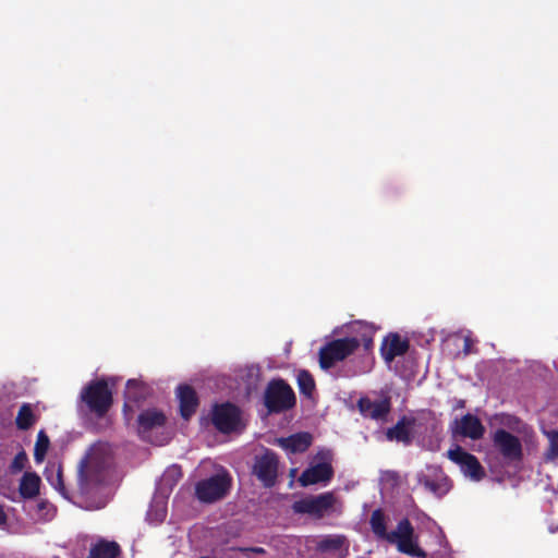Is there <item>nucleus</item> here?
<instances>
[{"label":"nucleus","instance_id":"nucleus-1","mask_svg":"<svg viewBox=\"0 0 558 558\" xmlns=\"http://www.w3.org/2000/svg\"><path fill=\"white\" fill-rule=\"evenodd\" d=\"M371 530L377 539L397 545L400 553L416 558H427V554L414 543V529L408 518L398 522L396 530L387 531V517L383 509H375L369 518Z\"/></svg>","mask_w":558,"mask_h":558},{"label":"nucleus","instance_id":"nucleus-2","mask_svg":"<svg viewBox=\"0 0 558 558\" xmlns=\"http://www.w3.org/2000/svg\"><path fill=\"white\" fill-rule=\"evenodd\" d=\"M80 398L89 412L99 418L104 417L113 404L112 391L105 377L89 381L82 389Z\"/></svg>","mask_w":558,"mask_h":558},{"label":"nucleus","instance_id":"nucleus-3","mask_svg":"<svg viewBox=\"0 0 558 558\" xmlns=\"http://www.w3.org/2000/svg\"><path fill=\"white\" fill-rule=\"evenodd\" d=\"M296 397L291 386L282 378L271 379L264 392V405L268 413H282L292 409Z\"/></svg>","mask_w":558,"mask_h":558},{"label":"nucleus","instance_id":"nucleus-4","mask_svg":"<svg viewBox=\"0 0 558 558\" xmlns=\"http://www.w3.org/2000/svg\"><path fill=\"white\" fill-rule=\"evenodd\" d=\"M359 347L360 341L356 337H345L329 341L319 349L320 367L323 369L333 367L337 362H341L353 354Z\"/></svg>","mask_w":558,"mask_h":558},{"label":"nucleus","instance_id":"nucleus-5","mask_svg":"<svg viewBox=\"0 0 558 558\" xmlns=\"http://www.w3.org/2000/svg\"><path fill=\"white\" fill-rule=\"evenodd\" d=\"M232 485V478L227 471L202 480L195 485L196 498L206 504H211L227 496Z\"/></svg>","mask_w":558,"mask_h":558},{"label":"nucleus","instance_id":"nucleus-6","mask_svg":"<svg viewBox=\"0 0 558 558\" xmlns=\"http://www.w3.org/2000/svg\"><path fill=\"white\" fill-rule=\"evenodd\" d=\"M335 502V495L331 492H326L294 501L292 510L298 514H308L320 519L332 509Z\"/></svg>","mask_w":558,"mask_h":558},{"label":"nucleus","instance_id":"nucleus-7","mask_svg":"<svg viewBox=\"0 0 558 558\" xmlns=\"http://www.w3.org/2000/svg\"><path fill=\"white\" fill-rule=\"evenodd\" d=\"M211 422L220 433L230 434L240 425L241 411L239 407L230 402L216 404L213 409Z\"/></svg>","mask_w":558,"mask_h":558},{"label":"nucleus","instance_id":"nucleus-8","mask_svg":"<svg viewBox=\"0 0 558 558\" xmlns=\"http://www.w3.org/2000/svg\"><path fill=\"white\" fill-rule=\"evenodd\" d=\"M448 458L461 469V472L472 481L478 482L485 477V470L478 459L465 451L462 447L457 446L447 453Z\"/></svg>","mask_w":558,"mask_h":558},{"label":"nucleus","instance_id":"nucleus-9","mask_svg":"<svg viewBox=\"0 0 558 558\" xmlns=\"http://www.w3.org/2000/svg\"><path fill=\"white\" fill-rule=\"evenodd\" d=\"M278 465L277 454L267 449L262 456L255 457L253 474L265 487L270 488L276 484Z\"/></svg>","mask_w":558,"mask_h":558},{"label":"nucleus","instance_id":"nucleus-10","mask_svg":"<svg viewBox=\"0 0 558 558\" xmlns=\"http://www.w3.org/2000/svg\"><path fill=\"white\" fill-rule=\"evenodd\" d=\"M492 440L494 447L507 461L513 462L522 459V444L515 435L504 428H498L495 430Z\"/></svg>","mask_w":558,"mask_h":558},{"label":"nucleus","instance_id":"nucleus-11","mask_svg":"<svg viewBox=\"0 0 558 558\" xmlns=\"http://www.w3.org/2000/svg\"><path fill=\"white\" fill-rule=\"evenodd\" d=\"M416 423V417L412 415H402L393 426L386 429V439L402 444L405 447L412 445Z\"/></svg>","mask_w":558,"mask_h":558},{"label":"nucleus","instance_id":"nucleus-12","mask_svg":"<svg viewBox=\"0 0 558 558\" xmlns=\"http://www.w3.org/2000/svg\"><path fill=\"white\" fill-rule=\"evenodd\" d=\"M149 389L141 380L129 379L124 390L123 413L128 418L129 413L134 411V407L138 408L148 397Z\"/></svg>","mask_w":558,"mask_h":558},{"label":"nucleus","instance_id":"nucleus-13","mask_svg":"<svg viewBox=\"0 0 558 558\" xmlns=\"http://www.w3.org/2000/svg\"><path fill=\"white\" fill-rule=\"evenodd\" d=\"M335 471L330 461H322L305 469L299 477L302 487L318 483H328L333 477Z\"/></svg>","mask_w":558,"mask_h":558},{"label":"nucleus","instance_id":"nucleus-14","mask_svg":"<svg viewBox=\"0 0 558 558\" xmlns=\"http://www.w3.org/2000/svg\"><path fill=\"white\" fill-rule=\"evenodd\" d=\"M357 409L364 417L372 420H383L391 411L390 398L373 401L368 397H361L357 400Z\"/></svg>","mask_w":558,"mask_h":558},{"label":"nucleus","instance_id":"nucleus-15","mask_svg":"<svg viewBox=\"0 0 558 558\" xmlns=\"http://www.w3.org/2000/svg\"><path fill=\"white\" fill-rule=\"evenodd\" d=\"M410 348L408 339H402L397 332L385 337L380 345V354L386 363L390 364L396 357L404 355Z\"/></svg>","mask_w":558,"mask_h":558},{"label":"nucleus","instance_id":"nucleus-16","mask_svg":"<svg viewBox=\"0 0 558 558\" xmlns=\"http://www.w3.org/2000/svg\"><path fill=\"white\" fill-rule=\"evenodd\" d=\"M137 433L145 439L147 434L155 428L166 425L167 417L165 413L157 409H146L137 416Z\"/></svg>","mask_w":558,"mask_h":558},{"label":"nucleus","instance_id":"nucleus-17","mask_svg":"<svg viewBox=\"0 0 558 558\" xmlns=\"http://www.w3.org/2000/svg\"><path fill=\"white\" fill-rule=\"evenodd\" d=\"M454 425V434L471 438L473 440L481 439L485 433V427L483 426L481 420L470 413L463 415L460 421L456 420Z\"/></svg>","mask_w":558,"mask_h":558},{"label":"nucleus","instance_id":"nucleus-18","mask_svg":"<svg viewBox=\"0 0 558 558\" xmlns=\"http://www.w3.org/2000/svg\"><path fill=\"white\" fill-rule=\"evenodd\" d=\"M177 397L179 399L180 415L184 420H190L195 414L199 404L196 391L190 385H179Z\"/></svg>","mask_w":558,"mask_h":558},{"label":"nucleus","instance_id":"nucleus-19","mask_svg":"<svg viewBox=\"0 0 558 558\" xmlns=\"http://www.w3.org/2000/svg\"><path fill=\"white\" fill-rule=\"evenodd\" d=\"M350 329L355 333L354 337L359 339L360 345H363L366 352L372 351L374 347V336L377 330L375 325L363 320H356L351 324Z\"/></svg>","mask_w":558,"mask_h":558},{"label":"nucleus","instance_id":"nucleus-20","mask_svg":"<svg viewBox=\"0 0 558 558\" xmlns=\"http://www.w3.org/2000/svg\"><path fill=\"white\" fill-rule=\"evenodd\" d=\"M279 445L292 453L305 452L313 442V436L307 432L296 433L278 439Z\"/></svg>","mask_w":558,"mask_h":558},{"label":"nucleus","instance_id":"nucleus-21","mask_svg":"<svg viewBox=\"0 0 558 558\" xmlns=\"http://www.w3.org/2000/svg\"><path fill=\"white\" fill-rule=\"evenodd\" d=\"M121 554V547L117 542L100 539L94 544L87 558H117Z\"/></svg>","mask_w":558,"mask_h":558},{"label":"nucleus","instance_id":"nucleus-22","mask_svg":"<svg viewBox=\"0 0 558 558\" xmlns=\"http://www.w3.org/2000/svg\"><path fill=\"white\" fill-rule=\"evenodd\" d=\"M40 477L35 472H25L20 481L19 493L24 499H33L39 494Z\"/></svg>","mask_w":558,"mask_h":558},{"label":"nucleus","instance_id":"nucleus-23","mask_svg":"<svg viewBox=\"0 0 558 558\" xmlns=\"http://www.w3.org/2000/svg\"><path fill=\"white\" fill-rule=\"evenodd\" d=\"M37 418L33 410V404L23 403L15 417V425L20 430H27L37 422Z\"/></svg>","mask_w":558,"mask_h":558},{"label":"nucleus","instance_id":"nucleus-24","mask_svg":"<svg viewBox=\"0 0 558 558\" xmlns=\"http://www.w3.org/2000/svg\"><path fill=\"white\" fill-rule=\"evenodd\" d=\"M50 446V439L44 429H40L37 434V439L34 448V460L36 463H41L47 454Z\"/></svg>","mask_w":558,"mask_h":558},{"label":"nucleus","instance_id":"nucleus-25","mask_svg":"<svg viewBox=\"0 0 558 558\" xmlns=\"http://www.w3.org/2000/svg\"><path fill=\"white\" fill-rule=\"evenodd\" d=\"M347 538L343 535H328L318 542L317 549L323 553L339 550Z\"/></svg>","mask_w":558,"mask_h":558},{"label":"nucleus","instance_id":"nucleus-26","mask_svg":"<svg viewBox=\"0 0 558 558\" xmlns=\"http://www.w3.org/2000/svg\"><path fill=\"white\" fill-rule=\"evenodd\" d=\"M298 386L300 392L306 397H312L315 390V380L308 371H300L298 374Z\"/></svg>","mask_w":558,"mask_h":558},{"label":"nucleus","instance_id":"nucleus-27","mask_svg":"<svg viewBox=\"0 0 558 558\" xmlns=\"http://www.w3.org/2000/svg\"><path fill=\"white\" fill-rule=\"evenodd\" d=\"M546 435L549 440V447L546 452L547 459H557L558 458V430L551 429L546 432Z\"/></svg>","mask_w":558,"mask_h":558},{"label":"nucleus","instance_id":"nucleus-28","mask_svg":"<svg viewBox=\"0 0 558 558\" xmlns=\"http://www.w3.org/2000/svg\"><path fill=\"white\" fill-rule=\"evenodd\" d=\"M27 462H28V458H27L26 452L24 450L17 452L10 464L11 472L12 473L21 472L26 466Z\"/></svg>","mask_w":558,"mask_h":558},{"label":"nucleus","instance_id":"nucleus-29","mask_svg":"<svg viewBox=\"0 0 558 558\" xmlns=\"http://www.w3.org/2000/svg\"><path fill=\"white\" fill-rule=\"evenodd\" d=\"M423 485L427 490H429L436 495H441L446 492V489H442V485L439 482L434 481L429 477L424 478Z\"/></svg>","mask_w":558,"mask_h":558},{"label":"nucleus","instance_id":"nucleus-30","mask_svg":"<svg viewBox=\"0 0 558 558\" xmlns=\"http://www.w3.org/2000/svg\"><path fill=\"white\" fill-rule=\"evenodd\" d=\"M56 488L62 494V495H65V486H64V483H63V476H62V472L61 470L58 471L57 473V478H56V484H54Z\"/></svg>","mask_w":558,"mask_h":558},{"label":"nucleus","instance_id":"nucleus-31","mask_svg":"<svg viewBox=\"0 0 558 558\" xmlns=\"http://www.w3.org/2000/svg\"><path fill=\"white\" fill-rule=\"evenodd\" d=\"M84 468H85V464L82 463L81 464V468H80V489L82 493H86L87 492V487H86V482H85V472H84Z\"/></svg>","mask_w":558,"mask_h":558},{"label":"nucleus","instance_id":"nucleus-32","mask_svg":"<svg viewBox=\"0 0 558 558\" xmlns=\"http://www.w3.org/2000/svg\"><path fill=\"white\" fill-rule=\"evenodd\" d=\"M8 523V515L4 511L3 505L0 504V527L5 526Z\"/></svg>","mask_w":558,"mask_h":558},{"label":"nucleus","instance_id":"nucleus-33","mask_svg":"<svg viewBox=\"0 0 558 558\" xmlns=\"http://www.w3.org/2000/svg\"><path fill=\"white\" fill-rule=\"evenodd\" d=\"M244 550L253 551V553H257V554H263V553H265L264 548H262V547L245 548Z\"/></svg>","mask_w":558,"mask_h":558},{"label":"nucleus","instance_id":"nucleus-34","mask_svg":"<svg viewBox=\"0 0 558 558\" xmlns=\"http://www.w3.org/2000/svg\"><path fill=\"white\" fill-rule=\"evenodd\" d=\"M549 531H550V533H555V532H557V531H558V525H556V526L550 525V526H549Z\"/></svg>","mask_w":558,"mask_h":558},{"label":"nucleus","instance_id":"nucleus-35","mask_svg":"<svg viewBox=\"0 0 558 558\" xmlns=\"http://www.w3.org/2000/svg\"><path fill=\"white\" fill-rule=\"evenodd\" d=\"M429 558H450L449 555H441L440 557H437L435 554H433Z\"/></svg>","mask_w":558,"mask_h":558},{"label":"nucleus","instance_id":"nucleus-36","mask_svg":"<svg viewBox=\"0 0 558 558\" xmlns=\"http://www.w3.org/2000/svg\"><path fill=\"white\" fill-rule=\"evenodd\" d=\"M468 348H469V341L465 340V348H464V351L468 352Z\"/></svg>","mask_w":558,"mask_h":558},{"label":"nucleus","instance_id":"nucleus-37","mask_svg":"<svg viewBox=\"0 0 558 558\" xmlns=\"http://www.w3.org/2000/svg\"><path fill=\"white\" fill-rule=\"evenodd\" d=\"M199 558H206V557H199Z\"/></svg>","mask_w":558,"mask_h":558}]
</instances>
